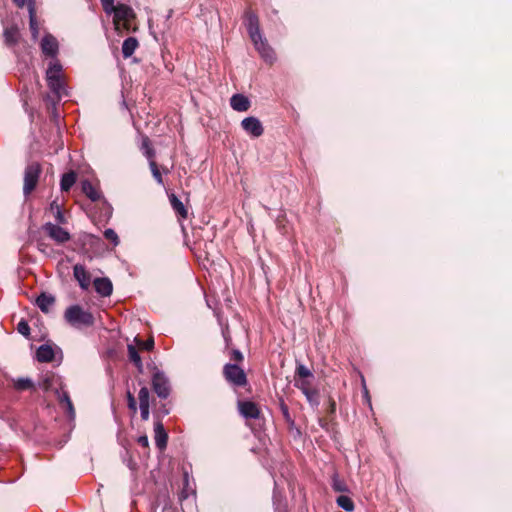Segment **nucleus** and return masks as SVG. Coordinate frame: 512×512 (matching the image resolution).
<instances>
[{"mask_svg":"<svg viewBox=\"0 0 512 512\" xmlns=\"http://www.w3.org/2000/svg\"><path fill=\"white\" fill-rule=\"evenodd\" d=\"M38 387L43 389L44 391H54L57 399L59 401V404L62 409H64L70 418H73L75 416L74 407L72 404V401L68 395V393L64 390H62V383L59 376L55 375L51 371H47L43 374H41L39 380H38Z\"/></svg>","mask_w":512,"mask_h":512,"instance_id":"obj_1","label":"nucleus"},{"mask_svg":"<svg viewBox=\"0 0 512 512\" xmlns=\"http://www.w3.org/2000/svg\"><path fill=\"white\" fill-rule=\"evenodd\" d=\"M245 17L248 33L256 50L266 62L273 63L275 60V54L260 32L257 15L252 11H247L245 13Z\"/></svg>","mask_w":512,"mask_h":512,"instance_id":"obj_2","label":"nucleus"},{"mask_svg":"<svg viewBox=\"0 0 512 512\" xmlns=\"http://www.w3.org/2000/svg\"><path fill=\"white\" fill-rule=\"evenodd\" d=\"M46 81L57 101H60L62 97L68 96L63 78V68L58 59L50 61L46 70Z\"/></svg>","mask_w":512,"mask_h":512,"instance_id":"obj_3","label":"nucleus"},{"mask_svg":"<svg viewBox=\"0 0 512 512\" xmlns=\"http://www.w3.org/2000/svg\"><path fill=\"white\" fill-rule=\"evenodd\" d=\"M103 10L109 15L113 14V23L117 31L130 29L131 20L135 18V13L130 6L126 4L114 5V0H111V4Z\"/></svg>","mask_w":512,"mask_h":512,"instance_id":"obj_4","label":"nucleus"},{"mask_svg":"<svg viewBox=\"0 0 512 512\" xmlns=\"http://www.w3.org/2000/svg\"><path fill=\"white\" fill-rule=\"evenodd\" d=\"M64 318L67 323L77 329L93 326L95 322L92 313L84 310L80 305L69 306L65 310Z\"/></svg>","mask_w":512,"mask_h":512,"instance_id":"obj_5","label":"nucleus"},{"mask_svg":"<svg viewBox=\"0 0 512 512\" xmlns=\"http://www.w3.org/2000/svg\"><path fill=\"white\" fill-rule=\"evenodd\" d=\"M41 172V165L38 162H32L26 166L23 185L25 196H28L36 188Z\"/></svg>","mask_w":512,"mask_h":512,"instance_id":"obj_6","label":"nucleus"},{"mask_svg":"<svg viewBox=\"0 0 512 512\" xmlns=\"http://www.w3.org/2000/svg\"><path fill=\"white\" fill-rule=\"evenodd\" d=\"M223 375L233 386L243 387L247 384V376L237 364L227 363L223 368Z\"/></svg>","mask_w":512,"mask_h":512,"instance_id":"obj_7","label":"nucleus"},{"mask_svg":"<svg viewBox=\"0 0 512 512\" xmlns=\"http://www.w3.org/2000/svg\"><path fill=\"white\" fill-rule=\"evenodd\" d=\"M44 232L57 244H63L70 240V233L58 224L48 222L43 225Z\"/></svg>","mask_w":512,"mask_h":512,"instance_id":"obj_8","label":"nucleus"},{"mask_svg":"<svg viewBox=\"0 0 512 512\" xmlns=\"http://www.w3.org/2000/svg\"><path fill=\"white\" fill-rule=\"evenodd\" d=\"M152 386L154 392L160 398H167L170 394V384L163 372L157 371L152 378Z\"/></svg>","mask_w":512,"mask_h":512,"instance_id":"obj_9","label":"nucleus"},{"mask_svg":"<svg viewBox=\"0 0 512 512\" xmlns=\"http://www.w3.org/2000/svg\"><path fill=\"white\" fill-rule=\"evenodd\" d=\"M242 129L252 137L258 138L263 135L264 127L261 121L254 116H249L241 121Z\"/></svg>","mask_w":512,"mask_h":512,"instance_id":"obj_10","label":"nucleus"},{"mask_svg":"<svg viewBox=\"0 0 512 512\" xmlns=\"http://www.w3.org/2000/svg\"><path fill=\"white\" fill-rule=\"evenodd\" d=\"M40 47L45 56L51 57L53 60L56 59L59 51V45L57 39L53 35L46 34L41 40Z\"/></svg>","mask_w":512,"mask_h":512,"instance_id":"obj_11","label":"nucleus"},{"mask_svg":"<svg viewBox=\"0 0 512 512\" xmlns=\"http://www.w3.org/2000/svg\"><path fill=\"white\" fill-rule=\"evenodd\" d=\"M4 43L9 48H14L21 39L20 30L17 25H11L4 28Z\"/></svg>","mask_w":512,"mask_h":512,"instance_id":"obj_12","label":"nucleus"},{"mask_svg":"<svg viewBox=\"0 0 512 512\" xmlns=\"http://www.w3.org/2000/svg\"><path fill=\"white\" fill-rule=\"evenodd\" d=\"M240 414L247 419H257L260 415L258 406L251 401H240L238 403Z\"/></svg>","mask_w":512,"mask_h":512,"instance_id":"obj_13","label":"nucleus"},{"mask_svg":"<svg viewBox=\"0 0 512 512\" xmlns=\"http://www.w3.org/2000/svg\"><path fill=\"white\" fill-rule=\"evenodd\" d=\"M73 275L77 282L79 283V286L83 290H87L90 286L91 277L90 274L87 272L85 267L81 264H76L73 267Z\"/></svg>","mask_w":512,"mask_h":512,"instance_id":"obj_14","label":"nucleus"},{"mask_svg":"<svg viewBox=\"0 0 512 512\" xmlns=\"http://www.w3.org/2000/svg\"><path fill=\"white\" fill-rule=\"evenodd\" d=\"M230 105L233 110L238 112H245L251 106L249 99L243 94H234L230 98Z\"/></svg>","mask_w":512,"mask_h":512,"instance_id":"obj_15","label":"nucleus"},{"mask_svg":"<svg viewBox=\"0 0 512 512\" xmlns=\"http://www.w3.org/2000/svg\"><path fill=\"white\" fill-rule=\"evenodd\" d=\"M94 288L98 294L108 297L112 294V282L108 278H96L94 280Z\"/></svg>","mask_w":512,"mask_h":512,"instance_id":"obj_16","label":"nucleus"},{"mask_svg":"<svg viewBox=\"0 0 512 512\" xmlns=\"http://www.w3.org/2000/svg\"><path fill=\"white\" fill-rule=\"evenodd\" d=\"M26 5L28 6V12H29V26H30L31 36H32L33 40H36L39 35V27H38V22L36 19V10H35L34 1L33 0L30 1V2L26 3Z\"/></svg>","mask_w":512,"mask_h":512,"instance_id":"obj_17","label":"nucleus"},{"mask_svg":"<svg viewBox=\"0 0 512 512\" xmlns=\"http://www.w3.org/2000/svg\"><path fill=\"white\" fill-rule=\"evenodd\" d=\"M11 381L13 388L19 392L26 390L35 391L36 389L35 383L28 377L13 378Z\"/></svg>","mask_w":512,"mask_h":512,"instance_id":"obj_18","label":"nucleus"},{"mask_svg":"<svg viewBox=\"0 0 512 512\" xmlns=\"http://www.w3.org/2000/svg\"><path fill=\"white\" fill-rule=\"evenodd\" d=\"M155 444L160 450H164L167 445L168 435L160 422L155 423Z\"/></svg>","mask_w":512,"mask_h":512,"instance_id":"obj_19","label":"nucleus"},{"mask_svg":"<svg viewBox=\"0 0 512 512\" xmlns=\"http://www.w3.org/2000/svg\"><path fill=\"white\" fill-rule=\"evenodd\" d=\"M36 358L39 362L47 363L54 359V350L50 345L43 344L36 351Z\"/></svg>","mask_w":512,"mask_h":512,"instance_id":"obj_20","label":"nucleus"},{"mask_svg":"<svg viewBox=\"0 0 512 512\" xmlns=\"http://www.w3.org/2000/svg\"><path fill=\"white\" fill-rule=\"evenodd\" d=\"M54 303H55L54 296H52L50 294H46V293H41L36 299L37 306L44 313H48Z\"/></svg>","mask_w":512,"mask_h":512,"instance_id":"obj_21","label":"nucleus"},{"mask_svg":"<svg viewBox=\"0 0 512 512\" xmlns=\"http://www.w3.org/2000/svg\"><path fill=\"white\" fill-rule=\"evenodd\" d=\"M82 191L93 202L102 197L101 192L88 180L82 181Z\"/></svg>","mask_w":512,"mask_h":512,"instance_id":"obj_22","label":"nucleus"},{"mask_svg":"<svg viewBox=\"0 0 512 512\" xmlns=\"http://www.w3.org/2000/svg\"><path fill=\"white\" fill-rule=\"evenodd\" d=\"M77 174L74 171L64 173L60 180V188L62 192H68L76 183Z\"/></svg>","mask_w":512,"mask_h":512,"instance_id":"obj_23","label":"nucleus"},{"mask_svg":"<svg viewBox=\"0 0 512 512\" xmlns=\"http://www.w3.org/2000/svg\"><path fill=\"white\" fill-rule=\"evenodd\" d=\"M146 156L150 159L149 166H150V169H151L154 179L157 181L158 184L163 185L162 175L158 169L156 162L152 160V158L154 156V151L151 148H148L147 146H146Z\"/></svg>","mask_w":512,"mask_h":512,"instance_id":"obj_24","label":"nucleus"},{"mask_svg":"<svg viewBox=\"0 0 512 512\" xmlns=\"http://www.w3.org/2000/svg\"><path fill=\"white\" fill-rule=\"evenodd\" d=\"M138 47V41L135 37H128L122 44V54L124 58H129L133 55Z\"/></svg>","mask_w":512,"mask_h":512,"instance_id":"obj_25","label":"nucleus"},{"mask_svg":"<svg viewBox=\"0 0 512 512\" xmlns=\"http://www.w3.org/2000/svg\"><path fill=\"white\" fill-rule=\"evenodd\" d=\"M169 200L174 211L182 218H186L188 213L182 201L178 199L174 194L169 196Z\"/></svg>","mask_w":512,"mask_h":512,"instance_id":"obj_26","label":"nucleus"},{"mask_svg":"<svg viewBox=\"0 0 512 512\" xmlns=\"http://www.w3.org/2000/svg\"><path fill=\"white\" fill-rule=\"evenodd\" d=\"M128 356L131 362L134 363V365L141 370L143 367L141 357L137 351V348L131 344L128 345Z\"/></svg>","mask_w":512,"mask_h":512,"instance_id":"obj_27","label":"nucleus"},{"mask_svg":"<svg viewBox=\"0 0 512 512\" xmlns=\"http://www.w3.org/2000/svg\"><path fill=\"white\" fill-rule=\"evenodd\" d=\"M194 493V489L192 485L190 484L189 475L188 472H184L183 474V489L180 494L181 499H186L189 497L190 494Z\"/></svg>","mask_w":512,"mask_h":512,"instance_id":"obj_28","label":"nucleus"},{"mask_svg":"<svg viewBox=\"0 0 512 512\" xmlns=\"http://www.w3.org/2000/svg\"><path fill=\"white\" fill-rule=\"evenodd\" d=\"M337 505L347 512H351L354 510V503L352 499L348 496L341 495L336 499Z\"/></svg>","mask_w":512,"mask_h":512,"instance_id":"obj_29","label":"nucleus"},{"mask_svg":"<svg viewBox=\"0 0 512 512\" xmlns=\"http://www.w3.org/2000/svg\"><path fill=\"white\" fill-rule=\"evenodd\" d=\"M295 386L302 391V393L307 397V399H311L312 391L310 389L311 383L308 379L296 380Z\"/></svg>","mask_w":512,"mask_h":512,"instance_id":"obj_30","label":"nucleus"},{"mask_svg":"<svg viewBox=\"0 0 512 512\" xmlns=\"http://www.w3.org/2000/svg\"><path fill=\"white\" fill-rule=\"evenodd\" d=\"M296 375L299 377V380L312 378V372L303 364H299L296 368Z\"/></svg>","mask_w":512,"mask_h":512,"instance_id":"obj_31","label":"nucleus"},{"mask_svg":"<svg viewBox=\"0 0 512 512\" xmlns=\"http://www.w3.org/2000/svg\"><path fill=\"white\" fill-rule=\"evenodd\" d=\"M332 488L337 492H346L348 490L345 482L340 480L337 475H334L332 478Z\"/></svg>","mask_w":512,"mask_h":512,"instance_id":"obj_32","label":"nucleus"},{"mask_svg":"<svg viewBox=\"0 0 512 512\" xmlns=\"http://www.w3.org/2000/svg\"><path fill=\"white\" fill-rule=\"evenodd\" d=\"M139 406L149 405V390L147 387H142L138 394Z\"/></svg>","mask_w":512,"mask_h":512,"instance_id":"obj_33","label":"nucleus"},{"mask_svg":"<svg viewBox=\"0 0 512 512\" xmlns=\"http://www.w3.org/2000/svg\"><path fill=\"white\" fill-rule=\"evenodd\" d=\"M104 236L107 240L111 241L114 246H117L119 244L118 235L113 229H111V228L106 229L104 231Z\"/></svg>","mask_w":512,"mask_h":512,"instance_id":"obj_34","label":"nucleus"},{"mask_svg":"<svg viewBox=\"0 0 512 512\" xmlns=\"http://www.w3.org/2000/svg\"><path fill=\"white\" fill-rule=\"evenodd\" d=\"M136 344L140 349L151 350L154 346V340L152 338L143 341L141 339L135 338Z\"/></svg>","mask_w":512,"mask_h":512,"instance_id":"obj_35","label":"nucleus"},{"mask_svg":"<svg viewBox=\"0 0 512 512\" xmlns=\"http://www.w3.org/2000/svg\"><path fill=\"white\" fill-rule=\"evenodd\" d=\"M280 409H281V412H282V415H283V418L284 420L288 423V424H291L293 425L294 424V421L290 415V412H289V409H288V406L282 401L280 403Z\"/></svg>","mask_w":512,"mask_h":512,"instance_id":"obj_36","label":"nucleus"},{"mask_svg":"<svg viewBox=\"0 0 512 512\" xmlns=\"http://www.w3.org/2000/svg\"><path fill=\"white\" fill-rule=\"evenodd\" d=\"M17 331L25 337H28L30 335V327L25 320H21L17 324Z\"/></svg>","mask_w":512,"mask_h":512,"instance_id":"obj_37","label":"nucleus"},{"mask_svg":"<svg viewBox=\"0 0 512 512\" xmlns=\"http://www.w3.org/2000/svg\"><path fill=\"white\" fill-rule=\"evenodd\" d=\"M230 359L236 363L238 362H242L244 357H243V354L240 350L238 349H233L231 351V355H230Z\"/></svg>","mask_w":512,"mask_h":512,"instance_id":"obj_38","label":"nucleus"},{"mask_svg":"<svg viewBox=\"0 0 512 512\" xmlns=\"http://www.w3.org/2000/svg\"><path fill=\"white\" fill-rule=\"evenodd\" d=\"M128 407L134 413L137 411L136 400L131 392L127 393Z\"/></svg>","mask_w":512,"mask_h":512,"instance_id":"obj_39","label":"nucleus"},{"mask_svg":"<svg viewBox=\"0 0 512 512\" xmlns=\"http://www.w3.org/2000/svg\"><path fill=\"white\" fill-rule=\"evenodd\" d=\"M55 220L58 224H65L66 218L61 210V208H57V211L55 213Z\"/></svg>","mask_w":512,"mask_h":512,"instance_id":"obj_40","label":"nucleus"},{"mask_svg":"<svg viewBox=\"0 0 512 512\" xmlns=\"http://www.w3.org/2000/svg\"><path fill=\"white\" fill-rule=\"evenodd\" d=\"M140 407L141 417L143 420H148L149 418V405H142Z\"/></svg>","mask_w":512,"mask_h":512,"instance_id":"obj_41","label":"nucleus"},{"mask_svg":"<svg viewBox=\"0 0 512 512\" xmlns=\"http://www.w3.org/2000/svg\"><path fill=\"white\" fill-rule=\"evenodd\" d=\"M137 442L139 445H141L144 448L149 447V440L146 435H142V436L138 437Z\"/></svg>","mask_w":512,"mask_h":512,"instance_id":"obj_42","label":"nucleus"},{"mask_svg":"<svg viewBox=\"0 0 512 512\" xmlns=\"http://www.w3.org/2000/svg\"><path fill=\"white\" fill-rule=\"evenodd\" d=\"M57 208H60V206L58 205V203L56 201H53L51 204H50V209L51 211H57Z\"/></svg>","mask_w":512,"mask_h":512,"instance_id":"obj_43","label":"nucleus"},{"mask_svg":"<svg viewBox=\"0 0 512 512\" xmlns=\"http://www.w3.org/2000/svg\"><path fill=\"white\" fill-rule=\"evenodd\" d=\"M100 1H101L103 8H106L107 5L111 4V0H100Z\"/></svg>","mask_w":512,"mask_h":512,"instance_id":"obj_44","label":"nucleus"},{"mask_svg":"<svg viewBox=\"0 0 512 512\" xmlns=\"http://www.w3.org/2000/svg\"><path fill=\"white\" fill-rule=\"evenodd\" d=\"M364 393H365V396H368V390L366 389V387H364Z\"/></svg>","mask_w":512,"mask_h":512,"instance_id":"obj_45","label":"nucleus"}]
</instances>
